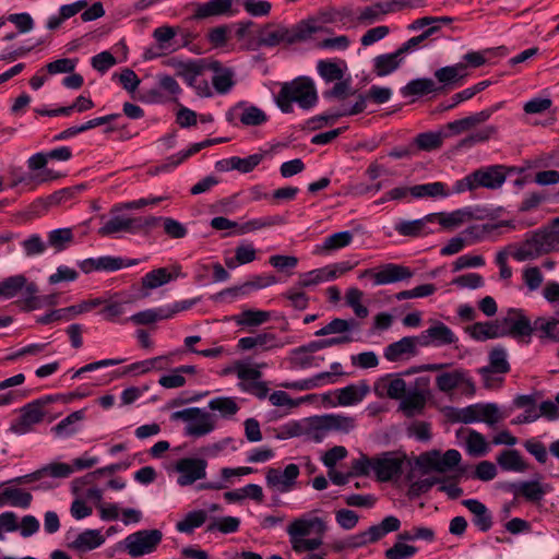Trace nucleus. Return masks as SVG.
I'll use <instances>...</instances> for the list:
<instances>
[{"label":"nucleus","mask_w":559,"mask_h":559,"mask_svg":"<svg viewBox=\"0 0 559 559\" xmlns=\"http://www.w3.org/2000/svg\"><path fill=\"white\" fill-rule=\"evenodd\" d=\"M317 31V26L306 22H300L292 28L269 25L261 32L259 44L266 47H274L282 43L292 45L311 38Z\"/></svg>","instance_id":"7ed1b4c3"},{"label":"nucleus","mask_w":559,"mask_h":559,"mask_svg":"<svg viewBox=\"0 0 559 559\" xmlns=\"http://www.w3.org/2000/svg\"><path fill=\"white\" fill-rule=\"evenodd\" d=\"M72 474V468L67 463H50L31 474L15 477L9 483L14 484H27L31 481H36L41 479L43 477L49 475L55 478H67Z\"/></svg>","instance_id":"5701e85b"},{"label":"nucleus","mask_w":559,"mask_h":559,"mask_svg":"<svg viewBox=\"0 0 559 559\" xmlns=\"http://www.w3.org/2000/svg\"><path fill=\"white\" fill-rule=\"evenodd\" d=\"M437 218V214H428L423 218L414 221H400L395 224L394 229L405 237H420L431 233L428 228L429 223H433Z\"/></svg>","instance_id":"bb28decb"},{"label":"nucleus","mask_w":559,"mask_h":559,"mask_svg":"<svg viewBox=\"0 0 559 559\" xmlns=\"http://www.w3.org/2000/svg\"><path fill=\"white\" fill-rule=\"evenodd\" d=\"M238 348L241 350H250L253 348H260L262 350H269L277 346L276 336L272 333H260L254 336L241 337L238 341Z\"/></svg>","instance_id":"72a5a7b5"},{"label":"nucleus","mask_w":559,"mask_h":559,"mask_svg":"<svg viewBox=\"0 0 559 559\" xmlns=\"http://www.w3.org/2000/svg\"><path fill=\"white\" fill-rule=\"evenodd\" d=\"M456 341L457 337L453 331L440 321L433 322L430 328L419 335L420 346H444L454 344Z\"/></svg>","instance_id":"f3484780"},{"label":"nucleus","mask_w":559,"mask_h":559,"mask_svg":"<svg viewBox=\"0 0 559 559\" xmlns=\"http://www.w3.org/2000/svg\"><path fill=\"white\" fill-rule=\"evenodd\" d=\"M358 328V322L355 320H344L340 318L333 319L322 329L316 332V336H325L329 334H343Z\"/></svg>","instance_id":"5fc2aeb1"},{"label":"nucleus","mask_w":559,"mask_h":559,"mask_svg":"<svg viewBox=\"0 0 559 559\" xmlns=\"http://www.w3.org/2000/svg\"><path fill=\"white\" fill-rule=\"evenodd\" d=\"M444 139V133L440 130L438 132L419 133L414 142L419 150L430 152L440 148Z\"/></svg>","instance_id":"8fccbe9b"},{"label":"nucleus","mask_w":559,"mask_h":559,"mask_svg":"<svg viewBox=\"0 0 559 559\" xmlns=\"http://www.w3.org/2000/svg\"><path fill=\"white\" fill-rule=\"evenodd\" d=\"M498 133V128L496 126H486L479 130H476L463 138L457 143V148H471L479 143H485L490 139L495 138Z\"/></svg>","instance_id":"79ce46f5"},{"label":"nucleus","mask_w":559,"mask_h":559,"mask_svg":"<svg viewBox=\"0 0 559 559\" xmlns=\"http://www.w3.org/2000/svg\"><path fill=\"white\" fill-rule=\"evenodd\" d=\"M233 0H210L205 3H194L192 19L203 20L211 16L224 15L230 11Z\"/></svg>","instance_id":"c85d7f7f"},{"label":"nucleus","mask_w":559,"mask_h":559,"mask_svg":"<svg viewBox=\"0 0 559 559\" xmlns=\"http://www.w3.org/2000/svg\"><path fill=\"white\" fill-rule=\"evenodd\" d=\"M330 273L325 271V267L316 269L299 275L297 285L300 288L316 286L320 283L329 281Z\"/></svg>","instance_id":"e2e57ef3"},{"label":"nucleus","mask_w":559,"mask_h":559,"mask_svg":"<svg viewBox=\"0 0 559 559\" xmlns=\"http://www.w3.org/2000/svg\"><path fill=\"white\" fill-rule=\"evenodd\" d=\"M436 214V221H438L439 224L445 229H454L473 218V212L469 207L455 210L450 213Z\"/></svg>","instance_id":"e433bc0d"},{"label":"nucleus","mask_w":559,"mask_h":559,"mask_svg":"<svg viewBox=\"0 0 559 559\" xmlns=\"http://www.w3.org/2000/svg\"><path fill=\"white\" fill-rule=\"evenodd\" d=\"M160 218L155 216L146 217H124L112 216L99 229L98 235L110 236L117 233L136 234L145 229H151L159 224Z\"/></svg>","instance_id":"20e7f679"},{"label":"nucleus","mask_w":559,"mask_h":559,"mask_svg":"<svg viewBox=\"0 0 559 559\" xmlns=\"http://www.w3.org/2000/svg\"><path fill=\"white\" fill-rule=\"evenodd\" d=\"M162 538L163 534L159 530L138 531L126 537L124 549L131 557H141L153 552Z\"/></svg>","instance_id":"1a4fd4ad"},{"label":"nucleus","mask_w":559,"mask_h":559,"mask_svg":"<svg viewBox=\"0 0 559 559\" xmlns=\"http://www.w3.org/2000/svg\"><path fill=\"white\" fill-rule=\"evenodd\" d=\"M282 224H284V218L280 215L255 218V219L248 221V222L243 223L242 225H240L238 227L237 233L239 235H243V234H247L250 231H254L258 229L272 227V226H276V225H282Z\"/></svg>","instance_id":"864d4df0"},{"label":"nucleus","mask_w":559,"mask_h":559,"mask_svg":"<svg viewBox=\"0 0 559 559\" xmlns=\"http://www.w3.org/2000/svg\"><path fill=\"white\" fill-rule=\"evenodd\" d=\"M462 504L472 512L473 523L479 531L487 532L491 528L492 515L483 502L476 499H466L462 501Z\"/></svg>","instance_id":"cd10ccee"},{"label":"nucleus","mask_w":559,"mask_h":559,"mask_svg":"<svg viewBox=\"0 0 559 559\" xmlns=\"http://www.w3.org/2000/svg\"><path fill=\"white\" fill-rule=\"evenodd\" d=\"M490 119V110H481L475 112L471 116L464 117L462 119H457L451 122H448L443 128L442 132L444 133L445 139L462 134L464 132L471 131L476 128L478 124H481Z\"/></svg>","instance_id":"a211bd4d"},{"label":"nucleus","mask_w":559,"mask_h":559,"mask_svg":"<svg viewBox=\"0 0 559 559\" xmlns=\"http://www.w3.org/2000/svg\"><path fill=\"white\" fill-rule=\"evenodd\" d=\"M543 254H547V252L538 230L531 233L524 241L515 247V250L511 253L513 259L519 262L533 260Z\"/></svg>","instance_id":"6ab92c4d"},{"label":"nucleus","mask_w":559,"mask_h":559,"mask_svg":"<svg viewBox=\"0 0 559 559\" xmlns=\"http://www.w3.org/2000/svg\"><path fill=\"white\" fill-rule=\"evenodd\" d=\"M215 429V420L210 413L204 411L191 424L185 427V435L190 437H203Z\"/></svg>","instance_id":"c9c22d12"},{"label":"nucleus","mask_w":559,"mask_h":559,"mask_svg":"<svg viewBox=\"0 0 559 559\" xmlns=\"http://www.w3.org/2000/svg\"><path fill=\"white\" fill-rule=\"evenodd\" d=\"M411 195L415 199L447 198L450 191L444 182L435 181L411 187Z\"/></svg>","instance_id":"f704fd0d"},{"label":"nucleus","mask_w":559,"mask_h":559,"mask_svg":"<svg viewBox=\"0 0 559 559\" xmlns=\"http://www.w3.org/2000/svg\"><path fill=\"white\" fill-rule=\"evenodd\" d=\"M465 332L477 342L503 337V332L499 330L497 320L490 322H476L466 326Z\"/></svg>","instance_id":"c756f323"},{"label":"nucleus","mask_w":559,"mask_h":559,"mask_svg":"<svg viewBox=\"0 0 559 559\" xmlns=\"http://www.w3.org/2000/svg\"><path fill=\"white\" fill-rule=\"evenodd\" d=\"M206 521V512L203 510L189 512L182 521L176 524L181 533H192L194 528L202 526Z\"/></svg>","instance_id":"bf43d9fd"},{"label":"nucleus","mask_w":559,"mask_h":559,"mask_svg":"<svg viewBox=\"0 0 559 559\" xmlns=\"http://www.w3.org/2000/svg\"><path fill=\"white\" fill-rule=\"evenodd\" d=\"M84 418V411H75L58 423L52 431L60 437H68L78 431L76 424Z\"/></svg>","instance_id":"603ef678"},{"label":"nucleus","mask_w":559,"mask_h":559,"mask_svg":"<svg viewBox=\"0 0 559 559\" xmlns=\"http://www.w3.org/2000/svg\"><path fill=\"white\" fill-rule=\"evenodd\" d=\"M547 253L559 248V226L552 221L547 228L537 229Z\"/></svg>","instance_id":"0e129e2a"},{"label":"nucleus","mask_w":559,"mask_h":559,"mask_svg":"<svg viewBox=\"0 0 559 559\" xmlns=\"http://www.w3.org/2000/svg\"><path fill=\"white\" fill-rule=\"evenodd\" d=\"M214 76L212 78V84L215 91L218 94L228 93L231 87L235 85V81L233 80L234 73L230 69L222 68L219 63V70L214 72Z\"/></svg>","instance_id":"13d9d810"},{"label":"nucleus","mask_w":559,"mask_h":559,"mask_svg":"<svg viewBox=\"0 0 559 559\" xmlns=\"http://www.w3.org/2000/svg\"><path fill=\"white\" fill-rule=\"evenodd\" d=\"M353 237L354 235L349 230L332 234L324 239L323 249L332 251L345 248L353 241Z\"/></svg>","instance_id":"774afa93"},{"label":"nucleus","mask_w":559,"mask_h":559,"mask_svg":"<svg viewBox=\"0 0 559 559\" xmlns=\"http://www.w3.org/2000/svg\"><path fill=\"white\" fill-rule=\"evenodd\" d=\"M511 171H513V168L496 164L480 167L472 171V174L476 189L485 188L488 190H498L504 185L508 174Z\"/></svg>","instance_id":"9b49d317"},{"label":"nucleus","mask_w":559,"mask_h":559,"mask_svg":"<svg viewBox=\"0 0 559 559\" xmlns=\"http://www.w3.org/2000/svg\"><path fill=\"white\" fill-rule=\"evenodd\" d=\"M3 497H5L7 504L12 507H20L27 509L33 500L29 492H26L20 488L8 487L3 490Z\"/></svg>","instance_id":"4d7b16f0"},{"label":"nucleus","mask_w":559,"mask_h":559,"mask_svg":"<svg viewBox=\"0 0 559 559\" xmlns=\"http://www.w3.org/2000/svg\"><path fill=\"white\" fill-rule=\"evenodd\" d=\"M510 371V365L507 360V352L502 347H495L489 353V366L481 367L479 373L488 381V374L491 372L507 373Z\"/></svg>","instance_id":"2f4dec72"},{"label":"nucleus","mask_w":559,"mask_h":559,"mask_svg":"<svg viewBox=\"0 0 559 559\" xmlns=\"http://www.w3.org/2000/svg\"><path fill=\"white\" fill-rule=\"evenodd\" d=\"M403 61V56L399 49L392 53L377 56L373 59L374 72L378 76H385L394 72Z\"/></svg>","instance_id":"58836bf2"},{"label":"nucleus","mask_w":559,"mask_h":559,"mask_svg":"<svg viewBox=\"0 0 559 559\" xmlns=\"http://www.w3.org/2000/svg\"><path fill=\"white\" fill-rule=\"evenodd\" d=\"M22 289H24L25 304L27 309H37L40 306V302L36 296L38 288L35 283H28L24 275L10 276L0 282V297L7 299L13 298Z\"/></svg>","instance_id":"0eeeda50"},{"label":"nucleus","mask_w":559,"mask_h":559,"mask_svg":"<svg viewBox=\"0 0 559 559\" xmlns=\"http://www.w3.org/2000/svg\"><path fill=\"white\" fill-rule=\"evenodd\" d=\"M218 70V61H207L205 59H200V63L182 79L189 86L192 87L193 85H195L197 81L199 80V76L202 75L205 71L217 72Z\"/></svg>","instance_id":"69168bd1"},{"label":"nucleus","mask_w":559,"mask_h":559,"mask_svg":"<svg viewBox=\"0 0 559 559\" xmlns=\"http://www.w3.org/2000/svg\"><path fill=\"white\" fill-rule=\"evenodd\" d=\"M404 462V455L384 452L373 457V473L379 481H390L402 474Z\"/></svg>","instance_id":"f8f14e48"},{"label":"nucleus","mask_w":559,"mask_h":559,"mask_svg":"<svg viewBox=\"0 0 559 559\" xmlns=\"http://www.w3.org/2000/svg\"><path fill=\"white\" fill-rule=\"evenodd\" d=\"M467 66L463 62H459L454 66L443 67L435 72L436 79L440 83L450 84L465 78L467 75Z\"/></svg>","instance_id":"09e8293b"},{"label":"nucleus","mask_w":559,"mask_h":559,"mask_svg":"<svg viewBox=\"0 0 559 559\" xmlns=\"http://www.w3.org/2000/svg\"><path fill=\"white\" fill-rule=\"evenodd\" d=\"M437 91H439V88L436 87L435 82L431 79L424 78L412 80L404 87H402L401 93L404 97H408L420 96Z\"/></svg>","instance_id":"c03bdc74"},{"label":"nucleus","mask_w":559,"mask_h":559,"mask_svg":"<svg viewBox=\"0 0 559 559\" xmlns=\"http://www.w3.org/2000/svg\"><path fill=\"white\" fill-rule=\"evenodd\" d=\"M276 282V277L272 274L254 275L251 280L247 281L242 285L226 288L221 293V295H228L231 297L245 296L250 294L252 290L269 287Z\"/></svg>","instance_id":"393cba45"},{"label":"nucleus","mask_w":559,"mask_h":559,"mask_svg":"<svg viewBox=\"0 0 559 559\" xmlns=\"http://www.w3.org/2000/svg\"><path fill=\"white\" fill-rule=\"evenodd\" d=\"M497 464L504 472L524 473L528 469V464L523 460L518 450H503L497 456Z\"/></svg>","instance_id":"7c9ffc66"},{"label":"nucleus","mask_w":559,"mask_h":559,"mask_svg":"<svg viewBox=\"0 0 559 559\" xmlns=\"http://www.w3.org/2000/svg\"><path fill=\"white\" fill-rule=\"evenodd\" d=\"M299 473V466L294 463L288 464L284 471L270 467L266 471L265 481L269 488L280 492H287L295 487Z\"/></svg>","instance_id":"4468645a"},{"label":"nucleus","mask_w":559,"mask_h":559,"mask_svg":"<svg viewBox=\"0 0 559 559\" xmlns=\"http://www.w3.org/2000/svg\"><path fill=\"white\" fill-rule=\"evenodd\" d=\"M74 238L73 231L71 228H59L48 233V245L52 247L56 251H62L68 248L70 243H72Z\"/></svg>","instance_id":"6e6d98bb"},{"label":"nucleus","mask_w":559,"mask_h":559,"mask_svg":"<svg viewBox=\"0 0 559 559\" xmlns=\"http://www.w3.org/2000/svg\"><path fill=\"white\" fill-rule=\"evenodd\" d=\"M275 100L278 108L285 114L293 112V103H297L300 108L308 110L318 102L317 88L310 78L298 76L282 84Z\"/></svg>","instance_id":"f257e3e1"},{"label":"nucleus","mask_w":559,"mask_h":559,"mask_svg":"<svg viewBox=\"0 0 559 559\" xmlns=\"http://www.w3.org/2000/svg\"><path fill=\"white\" fill-rule=\"evenodd\" d=\"M436 385L443 393H450L459 389L462 394L473 396L476 392L475 382L469 372L462 368L438 374Z\"/></svg>","instance_id":"9d476101"},{"label":"nucleus","mask_w":559,"mask_h":559,"mask_svg":"<svg viewBox=\"0 0 559 559\" xmlns=\"http://www.w3.org/2000/svg\"><path fill=\"white\" fill-rule=\"evenodd\" d=\"M507 417L495 403H477L468 405L457 413V420L463 424L483 421L489 427L496 426Z\"/></svg>","instance_id":"39448f33"},{"label":"nucleus","mask_w":559,"mask_h":559,"mask_svg":"<svg viewBox=\"0 0 559 559\" xmlns=\"http://www.w3.org/2000/svg\"><path fill=\"white\" fill-rule=\"evenodd\" d=\"M317 70L324 82H334L331 88L323 92L322 95L325 99L344 102L348 97L357 94V91L352 86L350 79H344L346 70L344 61L319 60Z\"/></svg>","instance_id":"f03ea898"},{"label":"nucleus","mask_w":559,"mask_h":559,"mask_svg":"<svg viewBox=\"0 0 559 559\" xmlns=\"http://www.w3.org/2000/svg\"><path fill=\"white\" fill-rule=\"evenodd\" d=\"M206 461L203 459H181L176 464V471L180 474L177 483L180 486H189L206 475Z\"/></svg>","instance_id":"dca6fc26"},{"label":"nucleus","mask_w":559,"mask_h":559,"mask_svg":"<svg viewBox=\"0 0 559 559\" xmlns=\"http://www.w3.org/2000/svg\"><path fill=\"white\" fill-rule=\"evenodd\" d=\"M323 428H329V431H342L348 432L355 427V419L348 416L342 415H324L322 416Z\"/></svg>","instance_id":"3c124183"},{"label":"nucleus","mask_w":559,"mask_h":559,"mask_svg":"<svg viewBox=\"0 0 559 559\" xmlns=\"http://www.w3.org/2000/svg\"><path fill=\"white\" fill-rule=\"evenodd\" d=\"M401 521L394 516L389 515L384 518L380 524L372 525L367 530L370 543H376L391 532L400 530Z\"/></svg>","instance_id":"a19ab883"},{"label":"nucleus","mask_w":559,"mask_h":559,"mask_svg":"<svg viewBox=\"0 0 559 559\" xmlns=\"http://www.w3.org/2000/svg\"><path fill=\"white\" fill-rule=\"evenodd\" d=\"M105 304V300L102 298H94L90 300H84L79 305L70 306L62 309L52 310L49 313H46L37 319V322L40 324H49L53 321L59 320H72L78 314L87 312L100 305Z\"/></svg>","instance_id":"2eb2a0df"},{"label":"nucleus","mask_w":559,"mask_h":559,"mask_svg":"<svg viewBox=\"0 0 559 559\" xmlns=\"http://www.w3.org/2000/svg\"><path fill=\"white\" fill-rule=\"evenodd\" d=\"M418 345L419 336H405L388 345L384 349V357L389 361H397L405 355L415 356Z\"/></svg>","instance_id":"a878e982"},{"label":"nucleus","mask_w":559,"mask_h":559,"mask_svg":"<svg viewBox=\"0 0 559 559\" xmlns=\"http://www.w3.org/2000/svg\"><path fill=\"white\" fill-rule=\"evenodd\" d=\"M509 490L514 497H523L528 502H540L550 490V486L538 480L512 483Z\"/></svg>","instance_id":"aec40b11"},{"label":"nucleus","mask_w":559,"mask_h":559,"mask_svg":"<svg viewBox=\"0 0 559 559\" xmlns=\"http://www.w3.org/2000/svg\"><path fill=\"white\" fill-rule=\"evenodd\" d=\"M534 330H539L543 333L540 337L559 342V320L538 318L534 322Z\"/></svg>","instance_id":"338daca9"},{"label":"nucleus","mask_w":559,"mask_h":559,"mask_svg":"<svg viewBox=\"0 0 559 559\" xmlns=\"http://www.w3.org/2000/svg\"><path fill=\"white\" fill-rule=\"evenodd\" d=\"M209 408L217 412L223 418H229L237 414L239 406L234 397L218 396L209 402Z\"/></svg>","instance_id":"de8ad7c7"},{"label":"nucleus","mask_w":559,"mask_h":559,"mask_svg":"<svg viewBox=\"0 0 559 559\" xmlns=\"http://www.w3.org/2000/svg\"><path fill=\"white\" fill-rule=\"evenodd\" d=\"M105 542V537L97 530H86L78 535V537L70 544V547L80 551L86 552L93 550Z\"/></svg>","instance_id":"473e14b6"},{"label":"nucleus","mask_w":559,"mask_h":559,"mask_svg":"<svg viewBox=\"0 0 559 559\" xmlns=\"http://www.w3.org/2000/svg\"><path fill=\"white\" fill-rule=\"evenodd\" d=\"M413 276V272L404 265L395 263H386L373 274L374 285H385L395 283L404 280H408Z\"/></svg>","instance_id":"b1692460"},{"label":"nucleus","mask_w":559,"mask_h":559,"mask_svg":"<svg viewBox=\"0 0 559 559\" xmlns=\"http://www.w3.org/2000/svg\"><path fill=\"white\" fill-rule=\"evenodd\" d=\"M326 530L324 521L320 518H299L294 520L287 527L290 542L310 535L311 533L323 534Z\"/></svg>","instance_id":"4be33fe9"},{"label":"nucleus","mask_w":559,"mask_h":559,"mask_svg":"<svg viewBox=\"0 0 559 559\" xmlns=\"http://www.w3.org/2000/svg\"><path fill=\"white\" fill-rule=\"evenodd\" d=\"M55 400L53 396L47 395L23 406L20 417L11 425V431L17 435L31 431L34 425L43 421L45 417L44 406Z\"/></svg>","instance_id":"423d86ee"},{"label":"nucleus","mask_w":559,"mask_h":559,"mask_svg":"<svg viewBox=\"0 0 559 559\" xmlns=\"http://www.w3.org/2000/svg\"><path fill=\"white\" fill-rule=\"evenodd\" d=\"M426 405V397L424 393L414 391L405 395L401 402L400 408L403 411L405 416L413 417L416 414L421 413Z\"/></svg>","instance_id":"49530a36"},{"label":"nucleus","mask_w":559,"mask_h":559,"mask_svg":"<svg viewBox=\"0 0 559 559\" xmlns=\"http://www.w3.org/2000/svg\"><path fill=\"white\" fill-rule=\"evenodd\" d=\"M366 109V96L359 95L358 99H356L355 104L350 107L344 106L336 112L331 115H320L312 117L308 121V126L312 130H318L323 128V126L329 122H333L341 117L354 116L362 112Z\"/></svg>","instance_id":"412c9836"},{"label":"nucleus","mask_w":559,"mask_h":559,"mask_svg":"<svg viewBox=\"0 0 559 559\" xmlns=\"http://www.w3.org/2000/svg\"><path fill=\"white\" fill-rule=\"evenodd\" d=\"M130 320L138 325L151 324L159 320H167V314L165 311V307H159L156 309H146L144 311H140L134 313Z\"/></svg>","instance_id":"052dcab7"},{"label":"nucleus","mask_w":559,"mask_h":559,"mask_svg":"<svg viewBox=\"0 0 559 559\" xmlns=\"http://www.w3.org/2000/svg\"><path fill=\"white\" fill-rule=\"evenodd\" d=\"M368 392L369 386L364 382L360 385L349 384L337 390V403L342 406L357 404L366 396Z\"/></svg>","instance_id":"ea45409f"},{"label":"nucleus","mask_w":559,"mask_h":559,"mask_svg":"<svg viewBox=\"0 0 559 559\" xmlns=\"http://www.w3.org/2000/svg\"><path fill=\"white\" fill-rule=\"evenodd\" d=\"M264 154H252L248 157L241 158L233 156L224 162L227 164V169L238 170L242 174L252 171L263 159Z\"/></svg>","instance_id":"a18cd8bd"},{"label":"nucleus","mask_w":559,"mask_h":559,"mask_svg":"<svg viewBox=\"0 0 559 559\" xmlns=\"http://www.w3.org/2000/svg\"><path fill=\"white\" fill-rule=\"evenodd\" d=\"M385 14H388V12L384 8V2H376L371 5L362 8L357 20L360 23L372 24L376 21L381 20V17Z\"/></svg>","instance_id":"680f3d73"},{"label":"nucleus","mask_w":559,"mask_h":559,"mask_svg":"<svg viewBox=\"0 0 559 559\" xmlns=\"http://www.w3.org/2000/svg\"><path fill=\"white\" fill-rule=\"evenodd\" d=\"M226 120L234 126L238 120L246 127H258L267 121V116L259 107L239 102L226 112Z\"/></svg>","instance_id":"ddd939ff"},{"label":"nucleus","mask_w":559,"mask_h":559,"mask_svg":"<svg viewBox=\"0 0 559 559\" xmlns=\"http://www.w3.org/2000/svg\"><path fill=\"white\" fill-rule=\"evenodd\" d=\"M180 275V267H176L174 274L169 273L166 267H159L146 273L142 277V286L147 289H154L169 283Z\"/></svg>","instance_id":"4c0bfd02"},{"label":"nucleus","mask_w":559,"mask_h":559,"mask_svg":"<svg viewBox=\"0 0 559 559\" xmlns=\"http://www.w3.org/2000/svg\"><path fill=\"white\" fill-rule=\"evenodd\" d=\"M499 330L504 336H511L515 340L530 338L534 332L531 320L525 316L522 309L510 308L507 314L498 319ZM530 340L526 341L528 343Z\"/></svg>","instance_id":"6e6552de"},{"label":"nucleus","mask_w":559,"mask_h":559,"mask_svg":"<svg viewBox=\"0 0 559 559\" xmlns=\"http://www.w3.org/2000/svg\"><path fill=\"white\" fill-rule=\"evenodd\" d=\"M465 445L468 454L476 457L485 456L491 450L486 438L480 432L473 429L468 430Z\"/></svg>","instance_id":"37998d69"}]
</instances>
